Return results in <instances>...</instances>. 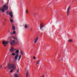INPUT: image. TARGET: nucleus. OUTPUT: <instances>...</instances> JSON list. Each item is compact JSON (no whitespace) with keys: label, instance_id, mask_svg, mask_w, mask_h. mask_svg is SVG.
<instances>
[{"label":"nucleus","instance_id":"b1692460","mask_svg":"<svg viewBox=\"0 0 77 77\" xmlns=\"http://www.w3.org/2000/svg\"><path fill=\"white\" fill-rule=\"evenodd\" d=\"M13 72V69H11V71H10V72Z\"/></svg>","mask_w":77,"mask_h":77},{"label":"nucleus","instance_id":"bb28decb","mask_svg":"<svg viewBox=\"0 0 77 77\" xmlns=\"http://www.w3.org/2000/svg\"><path fill=\"white\" fill-rule=\"evenodd\" d=\"M21 54L22 55H23V52H21Z\"/></svg>","mask_w":77,"mask_h":77},{"label":"nucleus","instance_id":"f03ea898","mask_svg":"<svg viewBox=\"0 0 77 77\" xmlns=\"http://www.w3.org/2000/svg\"><path fill=\"white\" fill-rule=\"evenodd\" d=\"M15 40H13L11 41V42H10V44H11V46H13V45H15Z\"/></svg>","mask_w":77,"mask_h":77},{"label":"nucleus","instance_id":"a878e982","mask_svg":"<svg viewBox=\"0 0 77 77\" xmlns=\"http://www.w3.org/2000/svg\"><path fill=\"white\" fill-rule=\"evenodd\" d=\"M33 59H36V57H33Z\"/></svg>","mask_w":77,"mask_h":77},{"label":"nucleus","instance_id":"6e6552de","mask_svg":"<svg viewBox=\"0 0 77 77\" xmlns=\"http://www.w3.org/2000/svg\"><path fill=\"white\" fill-rule=\"evenodd\" d=\"M19 57V54L16 55L15 57V59L16 60H17L18 59V57Z\"/></svg>","mask_w":77,"mask_h":77},{"label":"nucleus","instance_id":"0eeeda50","mask_svg":"<svg viewBox=\"0 0 77 77\" xmlns=\"http://www.w3.org/2000/svg\"><path fill=\"white\" fill-rule=\"evenodd\" d=\"M9 14L11 18H13V13H12V11H11V12H9Z\"/></svg>","mask_w":77,"mask_h":77},{"label":"nucleus","instance_id":"6ab92c4d","mask_svg":"<svg viewBox=\"0 0 77 77\" xmlns=\"http://www.w3.org/2000/svg\"><path fill=\"white\" fill-rule=\"evenodd\" d=\"M25 29H27V25H26L25 26Z\"/></svg>","mask_w":77,"mask_h":77},{"label":"nucleus","instance_id":"9d476101","mask_svg":"<svg viewBox=\"0 0 77 77\" xmlns=\"http://www.w3.org/2000/svg\"><path fill=\"white\" fill-rule=\"evenodd\" d=\"M43 27V23H41L40 24V29H42V28Z\"/></svg>","mask_w":77,"mask_h":77},{"label":"nucleus","instance_id":"473e14b6","mask_svg":"<svg viewBox=\"0 0 77 77\" xmlns=\"http://www.w3.org/2000/svg\"><path fill=\"white\" fill-rule=\"evenodd\" d=\"M4 23V26H5V23Z\"/></svg>","mask_w":77,"mask_h":77},{"label":"nucleus","instance_id":"393cba45","mask_svg":"<svg viewBox=\"0 0 77 77\" xmlns=\"http://www.w3.org/2000/svg\"><path fill=\"white\" fill-rule=\"evenodd\" d=\"M26 14H28V11H27V10H26Z\"/></svg>","mask_w":77,"mask_h":77},{"label":"nucleus","instance_id":"f257e3e1","mask_svg":"<svg viewBox=\"0 0 77 77\" xmlns=\"http://www.w3.org/2000/svg\"><path fill=\"white\" fill-rule=\"evenodd\" d=\"M7 67L9 69H11L12 68L13 69H17V67L15 65L14 63L11 64L10 63H9L8 64Z\"/></svg>","mask_w":77,"mask_h":77},{"label":"nucleus","instance_id":"7ed1b4c3","mask_svg":"<svg viewBox=\"0 0 77 77\" xmlns=\"http://www.w3.org/2000/svg\"><path fill=\"white\" fill-rule=\"evenodd\" d=\"M3 9H4L5 11H6V10H8V7L7 6V5H5L3 7Z\"/></svg>","mask_w":77,"mask_h":77},{"label":"nucleus","instance_id":"c9c22d12","mask_svg":"<svg viewBox=\"0 0 77 77\" xmlns=\"http://www.w3.org/2000/svg\"><path fill=\"white\" fill-rule=\"evenodd\" d=\"M2 66H1L0 67V68H2Z\"/></svg>","mask_w":77,"mask_h":77},{"label":"nucleus","instance_id":"9b49d317","mask_svg":"<svg viewBox=\"0 0 77 77\" xmlns=\"http://www.w3.org/2000/svg\"><path fill=\"white\" fill-rule=\"evenodd\" d=\"M28 75H29V70H27L26 77H28Z\"/></svg>","mask_w":77,"mask_h":77},{"label":"nucleus","instance_id":"1a4fd4ad","mask_svg":"<svg viewBox=\"0 0 77 77\" xmlns=\"http://www.w3.org/2000/svg\"><path fill=\"white\" fill-rule=\"evenodd\" d=\"M38 37H37L36 38H35L34 40L35 44H36L37 42V41H38Z\"/></svg>","mask_w":77,"mask_h":77},{"label":"nucleus","instance_id":"4c0bfd02","mask_svg":"<svg viewBox=\"0 0 77 77\" xmlns=\"http://www.w3.org/2000/svg\"><path fill=\"white\" fill-rule=\"evenodd\" d=\"M36 15V13H35Z\"/></svg>","mask_w":77,"mask_h":77},{"label":"nucleus","instance_id":"f704fd0d","mask_svg":"<svg viewBox=\"0 0 77 77\" xmlns=\"http://www.w3.org/2000/svg\"><path fill=\"white\" fill-rule=\"evenodd\" d=\"M15 50H17V49H14V51Z\"/></svg>","mask_w":77,"mask_h":77},{"label":"nucleus","instance_id":"a211bd4d","mask_svg":"<svg viewBox=\"0 0 77 77\" xmlns=\"http://www.w3.org/2000/svg\"><path fill=\"white\" fill-rule=\"evenodd\" d=\"M39 60H38L37 61V63H36V65H38V64L39 63Z\"/></svg>","mask_w":77,"mask_h":77},{"label":"nucleus","instance_id":"2eb2a0df","mask_svg":"<svg viewBox=\"0 0 77 77\" xmlns=\"http://www.w3.org/2000/svg\"><path fill=\"white\" fill-rule=\"evenodd\" d=\"M15 53H17V54H18L19 53V50H18L15 51Z\"/></svg>","mask_w":77,"mask_h":77},{"label":"nucleus","instance_id":"c85d7f7f","mask_svg":"<svg viewBox=\"0 0 77 77\" xmlns=\"http://www.w3.org/2000/svg\"><path fill=\"white\" fill-rule=\"evenodd\" d=\"M19 72V69H18V70H17V72Z\"/></svg>","mask_w":77,"mask_h":77},{"label":"nucleus","instance_id":"f3484780","mask_svg":"<svg viewBox=\"0 0 77 77\" xmlns=\"http://www.w3.org/2000/svg\"><path fill=\"white\" fill-rule=\"evenodd\" d=\"M10 22L11 23H13V22L14 21L13 20H12V19H10Z\"/></svg>","mask_w":77,"mask_h":77},{"label":"nucleus","instance_id":"cd10ccee","mask_svg":"<svg viewBox=\"0 0 77 77\" xmlns=\"http://www.w3.org/2000/svg\"><path fill=\"white\" fill-rule=\"evenodd\" d=\"M6 45H7L6 44H5V45H4V47H6Z\"/></svg>","mask_w":77,"mask_h":77},{"label":"nucleus","instance_id":"dca6fc26","mask_svg":"<svg viewBox=\"0 0 77 77\" xmlns=\"http://www.w3.org/2000/svg\"><path fill=\"white\" fill-rule=\"evenodd\" d=\"M21 55H20V56L19 57L18 60H20V59H21Z\"/></svg>","mask_w":77,"mask_h":77},{"label":"nucleus","instance_id":"2f4dec72","mask_svg":"<svg viewBox=\"0 0 77 77\" xmlns=\"http://www.w3.org/2000/svg\"><path fill=\"white\" fill-rule=\"evenodd\" d=\"M6 68H7V67H5V69H6Z\"/></svg>","mask_w":77,"mask_h":77},{"label":"nucleus","instance_id":"20e7f679","mask_svg":"<svg viewBox=\"0 0 77 77\" xmlns=\"http://www.w3.org/2000/svg\"><path fill=\"white\" fill-rule=\"evenodd\" d=\"M9 51H10L11 53H13V52H14L15 51V49H14V48L13 47H11V49H9Z\"/></svg>","mask_w":77,"mask_h":77},{"label":"nucleus","instance_id":"c756f323","mask_svg":"<svg viewBox=\"0 0 77 77\" xmlns=\"http://www.w3.org/2000/svg\"><path fill=\"white\" fill-rule=\"evenodd\" d=\"M6 14H8V12H7L6 13Z\"/></svg>","mask_w":77,"mask_h":77},{"label":"nucleus","instance_id":"5701e85b","mask_svg":"<svg viewBox=\"0 0 77 77\" xmlns=\"http://www.w3.org/2000/svg\"><path fill=\"white\" fill-rule=\"evenodd\" d=\"M13 34H14V35H15V33H16V32L15 31H14L13 32Z\"/></svg>","mask_w":77,"mask_h":77},{"label":"nucleus","instance_id":"423d86ee","mask_svg":"<svg viewBox=\"0 0 77 77\" xmlns=\"http://www.w3.org/2000/svg\"><path fill=\"white\" fill-rule=\"evenodd\" d=\"M9 42V41H5L4 40L2 42L3 44H6L7 45V44H8Z\"/></svg>","mask_w":77,"mask_h":77},{"label":"nucleus","instance_id":"ddd939ff","mask_svg":"<svg viewBox=\"0 0 77 77\" xmlns=\"http://www.w3.org/2000/svg\"><path fill=\"white\" fill-rule=\"evenodd\" d=\"M0 10H1V11H2V12H5V9H2L1 8H0Z\"/></svg>","mask_w":77,"mask_h":77},{"label":"nucleus","instance_id":"412c9836","mask_svg":"<svg viewBox=\"0 0 77 77\" xmlns=\"http://www.w3.org/2000/svg\"><path fill=\"white\" fill-rule=\"evenodd\" d=\"M12 55H13V56H15V54L14 53H12Z\"/></svg>","mask_w":77,"mask_h":77},{"label":"nucleus","instance_id":"7c9ffc66","mask_svg":"<svg viewBox=\"0 0 77 77\" xmlns=\"http://www.w3.org/2000/svg\"><path fill=\"white\" fill-rule=\"evenodd\" d=\"M42 77H45L44 75H43V76H42Z\"/></svg>","mask_w":77,"mask_h":77},{"label":"nucleus","instance_id":"e433bc0d","mask_svg":"<svg viewBox=\"0 0 77 77\" xmlns=\"http://www.w3.org/2000/svg\"><path fill=\"white\" fill-rule=\"evenodd\" d=\"M10 32V31H9V32Z\"/></svg>","mask_w":77,"mask_h":77},{"label":"nucleus","instance_id":"72a5a7b5","mask_svg":"<svg viewBox=\"0 0 77 77\" xmlns=\"http://www.w3.org/2000/svg\"><path fill=\"white\" fill-rule=\"evenodd\" d=\"M31 30H32V29L31 28Z\"/></svg>","mask_w":77,"mask_h":77},{"label":"nucleus","instance_id":"4be33fe9","mask_svg":"<svg viewBox=\"0 0 77 77\" xmlns=\"http://www.w3.org/2000/svg\"><path fill=\"white\" fill-rule=\"evenodd\" d=\"M69 42H72V40H71V39L69 40Z\"/></svg>","mask_w":77,"mask_h":77},{"label":"nucleus","instance_id":"39448f33","mask_svg":"<svg viewBox=\"0 0 77 77\" xmlns=\"http://www.w3.org/2000/svg\"><path fill=\"white\" fill-rule=\"evenodd\" d=\"M70 8H71L70 6H69L67 9V14L68 16H69V9H70Z\"/></svg>","mask_w":77,"mask_h":77},{"label":"nucleus","instance_id":"4468645a","mask_svg":"<svg viewBox=\"0 0 77 77\" xmlns=\"http://www.w3.org/2000/svg\"><path fill=\"white\" fill-rule=\"evenodd\" d=\"M12 29L13 30H14L15 29V26H14V25H12Z\"/></svg>","mask_w":77,"mask_h":77},{"label":"nucleus","instance_id":"aec40b11","mask_svg":"<svg viewBox=\"0 0 77 77\" xmlns=\"http://www.w3.org/2000/svg\"><path fill=\"white\" fill-rule=\"evenodd\" d=\"M14 76L15 77H18V75H17V74L14 75Z\"/></svg>","mask_w":77,"mask_h":77},{"label":"nucleus","instance_id":"f8f14e48","mask_svg":"<svg viewBox=\"0 0 77 77\" xmlns=\"http://www.w3.org/2000/svg\"><path fill=\"white\" fill-rule=\"evenodd\" d=\"M12 38H13V39H15L16 40H17V41H18V39L17 38V37L16 36L13 37Z\"/></svg>","mask_w":77,"mask_h":77}]
</instances>
